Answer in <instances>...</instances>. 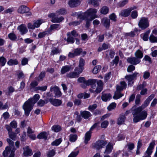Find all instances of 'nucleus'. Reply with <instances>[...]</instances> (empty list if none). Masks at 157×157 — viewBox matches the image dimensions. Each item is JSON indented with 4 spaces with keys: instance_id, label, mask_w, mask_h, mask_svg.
<instances>
[{
    "instance_id": "1",
    "label": "nucleus",
    "mask_w": 157,
    "mask_h": 157,
    "mask_svg": "<svg viewBox=\"0 0 157 157\" xmlns=\"http://www.w3.org/2000/svg\"><path fill=\"white\" fill-rule=\"evenodd\" d=\"M98 10L94 8H90L84 13L82 12H78L77 13L78 18L82 20H84L86 18L90 16V18L94 19L98 17L96 14Z\"/></svg>"
},
{
    "instance_id": "2",
    "label": "nucleus",
    "mask_w": 157,
    "mask_h": 157,
    "mask_svg": "<svg viewBox=\"0 0 157 157\" xmlns=\"http://www.w3.org/2000/svg\"><path fill=\"white\" fill-rule=\"evenodd\" d=\"M7 141L10 146H7L3 152L4 157H14V152L15 149L13 146L14 142L10 139H7Z\"/></svg>"
},
{
    "instance_id": "3",
    "label": "nucleus",
    "mask_w": 157,
    "mask_h": 157,
    "mask_svg": "<svg viewBox=\"0 0 157 157\" xmlns=\"http://www.w3.org/2000/svg\"><path fill=\"white\" fill-rule=\"evenodd\" d=\"M34 105V104L29 99L24 103L22 107L24 110L25 115L26 116L29 115L30 111L33 109Z\"/></svg>"
},
{
    "instance_id": "4",
    "label": "nucleus",
    "mask_w": 157,
    "mask_h": 157,
    "mask_svg": "<svg viewBox=\"0 0 157 157\" xmlns=\"http://www.w3.org/2000/svg\"><path fill=\"white\" fill-rule=\"evenodd\" d=\"M86 53V51H83L82 49L81 48H78L74 49L72 51L69 53L68 56L70 58H72L76 56H78L82 54L84 56Z\"/></svg>"
},
{
    "instance_id": "5",
    "label": "nucleus",
    "mask_w": 157,
    "mask_h": 157,
    "mask_svg": "<svg viewBox=\"0 0 157 157\" xmlns=\"http://www.w3.org/2000/svg\"><path fill=\"white\" fill-rule=\"evenodd\" d=\"M78 81L80 82L83 83L86 86L91 85L93 89H94L96 87V80L95 79H89L85 81L84 77H81L78 78Z\"/></svg>"
},
{
    "instance_id": "6",
    "label": "nucleus",
    "mask_w": 157,
    "mask_h": 157,
    "mask_svg": "<svg viewBox=\"0 0 157 157\" xmlns=\"http://www.w3.org/2000/svg\"><path fill=\"white\" fill-rule=\"evenodd\" d=\"M139 76V73L136 72H134L132 75H126L125 78L128 82V86H132L133 84L134 80Z\"/></svg>"
},
{
    "instance_id": "7",
    "label": "nucleus",
    "mask_w": 157,
    "mask_h": 157,
    "mask_svg": "<svg viewBox=\"0 0 157 157\" xmlns=\"http://www.w3.org/2000/svg\"><path fill=\"white\" fill-rule=\"evenodd\" d=\"M107 144L106 141L103 140H98L92 145V147L97 150H99Z\"/></svg>"
},
{
    "instance_id": "8",
    "label": "nucleus",
    "mask_w": 157,
    "mask_h": 157,
    "mask_svg": "<svg viewBox=\"0 0 157 157\" xmlns=\"http://www.w3.org/2000/svg\"><path fill=\"white\" fill-rule=\"evenodd\" d=\"M139 27L142 29H144L149 26V23L147 18L142 17L138 23Z\"/></svg>"
},
{
    "instance_id": "9",
    "label": "nucleus",
    "mask_w": 157,
    "mask_h": 157,
    "mask_svg": "<svg viewBox=\"0 0 157 157\" xmlns=\"http://www.w3.org/2000/svg\"><path fill=\"white\" fill-rule=\"evenodd\" d=\"M99 123H97L94 124L90 128V130L85 134L84 141V142L85 144H87L90 139L91 136V130L96 127L98 125H99Z\"/></svg>"
},
{
    "instance_id": "10",
    "label": "nucleus",
    "mask_w": 157,
    "mask_h": 157,
    "mask_svg": "<svg viewBox=\"0 0 157 157\" xmlns=\"http://www.w3.org/2000/svg\"><path fill=\"white\" fill-rule=\"evenodd\" d=\"M155 142L153 141L150 143L145 154L143 157H151V155L152 152V150L154 149Z\"/></svg>"
},
{
    "instance_id": "11",
    "label": "nucleus",
    "mask_w": 157,
    "mask_h": 157,
    "mask_svg": "<svg viewBox=\"0 0 157 157\" xmlns=\"http://www.w3.org/2000/svg\"><path fill=\"white\" fill-rule=\"evenodd\" d=\"M97 83L98 86L96 90H94L92 89H90V91L91 92H96L97 93H100L102 90L103 88V83L100 80L97 81L96 80V83ZM96 83H95L96 84Z\"/></svg>"
},
{
    "instance_id": "12",
    "label": "nucleus",
    "mask_w": 157,
    "mask_h": 157,
    "mask_svg": "<svg viewBox=\"0 0 157 157\" xmlns=\"http://www.w3.org/2000/svg\"><path fill=\"white\" fill-rule=\"evenodd\" d=\"M136 8V7L133 6L127 9L122 10L120 13V15L122 16L127 17L129 16L131 12L133 10Z\"/></svg>"
},
{
    "instance_id": "13",
    "label": "nucleus",
    "mask_w": 157,
    "mask_h": 157,
    "mask_svg": "<svg viewBox=\"0 0 157 157\" xmlns=\"http://www.w3.org/2000/svg\"><path fill=\"white\" fill-rule=\"evenodd\" d=\"M48 17H52L51 21L54 23H59L64 20V18L62 17H55V14L54 13L50 14L48 15Z\"/></svg>"
},
{
    "instance_id": "14",
    "label": "nucleus",
    "mask_w": 157,
    "mask_h": 157,
    "mask_svg": "<svg viewBox=\"0 0 157 157\" xmlns=\"http://www.w3.org/2000/svg\"><path fill=\"white\" fill-rule=\"evenodd\" d=\"M50 91L54 92L55 95V97H59L61 95V93L57 86H52L50 88Z\"/></svg>"
},
{
    "instance_id": "15",
    "label": "nucleus",
    "mask_w": 157,
    "mask_h": 157,
    "mask_svg": "<svg viewBox=\"0 0 157 157\" xmlns=\"http://www.w3.org/2000/svg\"><path fill=\"white\" fill-rule=\"evenodd\" d=\"M136 110V108L133 109L132 112V114L134 117L133 119V122H134L137 123L142 120L140 115H138V114H139L141 111H136L137 112H135Z\"/></svg>"
},
{
    "instance_id": "16",
    "label": "nucleus",
    "mask_w": 157,
    "mask_h": 157,
    "mask_svg": "<svg viewBox=\"0 0 157 157\" xmlns=\"http://www.w3.org/2000/svg\"><path fill=\"white\" fill-rule=\"evenodd\" d=\"M49 101L50 103L55 106H59L62 104V100L57 99L50 98Z\"/></svg>"
},
{
    "instance_id": "17",
    "label": "nucleus",
    "mask_w": 157,
    "mask_h": 157,
    "mask_svg": "<svg viewBox=\"0 0 157 157\" xmlns=\"http://www.w3.org/2000/svg\"><path fill=\"white\" fill-rule=\"evenodd\" d=\"M127 86L126 82L124 81H121L120 83L116 86V90H117L121 91L125 90Z\"/></svg>"
},
{
    "instance_id": "18",
    "label": "nucleus",
    "mask_w": 157,
    "mask_h": 157,
    "mask_svg": "<svg viewBox=\"0 0 157 157\" xmlns=\"http://www.w3.org/2000/svg\"><path fill=\"white\" fill-rule=\"evenodd\" d=\"M127 61L128 63L134 65H136L140 62V59L134 57L128 58Z\"/></svg>"
},
{
    "instance_id": "19",
    "label": "nucleus",
    "mask_w": 157,
    "mask_h": 157,
    "mask_svg": "<svg viewBox=\"0 0 157 157\" xmlns=\"http://www.w3.org/2000/svg\"><path fill=\"white\" fill-rule=\"evenodd\" d=\"M17 29L22 35L25 34L28 32L27 29L24 24H22L19 26L17 27Z\"/></svg>"
},
{
    "instance_id": "20",
    "label": "nucleus",
    "mask_w": 157,
    "mask_h": 157,
    "mask_svg": "<svg viewBox=\"0 0 157 157\" xmlns=\"http://www.w3.org/2000/svg\"><path fill=\"white\" fill-rule=\"evenodd\" d=\"M29 9L25 5L20 6L17 9V12L20 13H27L29 11Z\"/></svg>"
},
{
    "instance_id": "21",
    "label": "nucleus",
    "mask_w": 157,
    "mask_h": 157,
    "mask_svg": "<svg viewBox=\"0 0 157 157\" xmlns=\"http://www.w3.org/2000/svg\"><path fill=\"white\" fill-rule=\"evenodd\" d=\"M24 155L25 156H29L33 155L32 151L28 146H26L23 148Z\"/></svg>"
},
{
    "instance_id": "22",
    "label": "nucleus",
    "mask_w": 157,
    "mask_h": 157,
    "mask_svg": "<svg viewBox=\"0 0 157 157\" xmlns=\"http://www.w3.org/2000/svg\"><path fill=\"white\" fill-rule=\"evenodd\" d=\"M73 67H71V66L66 65L63 66L61 70V73L62 74H64L66 73L69 71L70 70H72Z\"/></svg>"
},
{
    "instance_id": "23",
    "label": "nucleus",
    "mask_w": 157,
    "mask_h": 157,
    "mask_svg": "<svg viewBox=\"0 0 157 157\" xmlns=\"http://www.w3.org/2000/svg\"><path fill=\"white\" fill-rule=\"evenodd\" d=\"M101 23L106 28H109L110 23L109 19L106 17L102 19Z\"/></svg>"
},
{
    "instance_id": "24",
    "label": "nucleus",
    "mask_w": 157,
    "mask_h": 157,
    "mask_svg": "<svg viewBox=\"0 0 157 157\" xmlns=\"http://www.w3.org/2000/svg\"><path fill=\"white\" fill-rule=\"evenodd\" d=\"M149 103L150 102L146 99L144 101V103L141 106L136 108V110L135 112H136V111H141L143 109L148 105Z\"/></svg>"
},
{
    "instance_id": "25",
    "label": "nucleus",
    "mask_w": 157,
    "mask_h": 157,
    "mask_svg": "<svg viewBox=\"0 0 157 157\" xmlns=\"http://www.w3.org/2000/svg\"><path fill=\"white\" fill-rule=\"evenodd\" d=\"M112 98V96L110 94H105L102 93L101 99L104 101H109Z\"/></svg>"
},
{
    "instance_id": "26",
    "label": "nucleus",
    "mask_w": 157,
    "mask_h": 157,
    "mask_svg": "<svg viewBox=\"0 0 157 157\" xmlns=\"http://www.w3.org/2000/svg\"><path fill=\"white\" fill-rule=\"evenodd\" d=\"M80 3L79 0H70L68 2L69 5L71 7L76 6Z\"/></svg>"
},
{
    "instance_id": "27",
    "label": "nucleus",
    "mask_w": 157,
    "mask_h": 157,
    "mask_svg": "<svg viewBox=\"0 0 157 157\" xmlns=\"http://www.w3.org/2000/svg\"><path fill=\"white\" fill-rule=\"evenodd\" d=\"M113 148L112 143H109L106 146V149L104 152V154H110Z\"/></svg>"
},
{
    "instance_id": "28",
    "label": "nucleus",
    "mask_w": 157,
    "mask_h": 157,
    "mask_svg": "<svg viewBox=\"0 0 157 157\" xmlns=\"http://www.w3.org/2000/svg\"><path fill=\"white\" fill-rule=\"evenodd\" d=\"M80 114L82 117L86 119H87L91 116L90 113L89 112L85 111H81Z\"/></svg>"
},
{
    "instance_id": "29",
    "label": "nucleus",
    "mask_w": 157,
    "mask_h": 157,
    "mask_svg": "<svg viewBox=\"0 0 157 157\" xmlns=\"http://www.w3.org/2000/svg\"><path fill=\"white\" fill-rule=\"evenodd\" d=\"M67 78H75L79 77L78 74L77 73V72L72 71L67 73L66 76Z\"/></svg>"
},
{
    "instance_id": "30",
    "label": "nucleus",
    "mask_w": 157,
    "mask_h": 157,
    "mask_svg": "<svg viewBox=\"0 0 157 157\" xmlns=\"http://www.w3.org/2000/svg\"><path fill=\"white\" fill-rule=\"evenodd\" d=\"M121 91L116 90V91L115 92L114 95L113 97V98L115 99H117L123 96L124 94H121Z\"/></svg>"
},
{
    "instance_id": "31",
    "label": "nucleus",
    "mask_w": 157,
    "mask_h": 157,
    "mask_svg": "<svg viewBox=\"0 0 157 157\" xmlns=\"http://www.w3.org/2000/svg\"><path fill=\"white\" fill-rule=\"evenodd\" d=\"M40 98V95L38 94H35L33 98L29 99L30 101L34 104Z\"/></svg>"
},
{
    "instance_id": "32",
    "label": "nucleus",
    "mask_w": 157,
    "mask_h": 157,
    "mask_svg": "<svg viewBox=\"0 0 157 157\" xmlns=\"http://www.w3.org/2000/svg\"><path fill=\"white\" fill-rule=\"evenodd\" d=\"M135 56L137 58L140 59L143 56V54L142 52L139 50H138L135 53Z\"/></svg>"
},
{
    "instance_id": "33",
    "label": "nucleus",
    "mask_w": 157,
    "mask_h": 157,
    "mask_svg": "<svg viewBox=\"0 0 157 157\" xmlns=\"http://www.w3.org/2000/svg\"><path fill=\"white\" fill-rule=\"evenodd\" d=\"M47 133L46 132H42L40 134H39L37 137L39 139H46L47 137Z\"/></svg>"
},
{
    "instance_id": "34",
    "label": "nucleus",
    "mask_w": 157,
    "mask_h": 157,
    "mask_svg": "<svg viewBox=\"0 0 157 157\" xmlns=\"http://www.w3.org/2000/svg\"><path fill=\"white\" fill-rule=\"evenodd\" d=\"M67 36H68L67 39L65 38V40H66L67 41L70 43H73L75 41L74 38H73L71 35H70V33H69L67 34Z\"/></svg>"
},
{
    "instance_id": "35",
    "label": "nucleus",
    "mask_w": 157,
    "mask_h": 157,
    "mask_svg": "<svg viewBox=\"0 0 157 157\" xmlns=\"http://www.w3.org/2000/svg\"><path fill=\"white\" fill-rule=\"evenodd\" d=\"M77 13H77L76 15L77 16H78ZM77 17H78V16H77ZM77 18L78 19H79L80 20H79V21H75L71 22L69 23V25H70V26L71 25H73L74 26H76L79 25L80 24V23L82 21V20L78 18V17H77Z\"/></svg>"
},
{
    "instance_id": "36",
    "label": "nucleus",
    "mask_w": 157,
    "mask_h": 157,
    "mask_svg": "<svg viewBox=\"0 0 157 157\" xmlns=\"http://www.w3.org/2000/svg\"><path fill=\"white\" fill-rule=\"evenodd\" d=\"M125 120V117L124 115L120 117L117 120V123L118 125L122 124Z\"/></svg>"
},
{
    "instance_id": "37",
    "label": "nucleus",
    "mask_w": 157,
    "mask_h": 157,
    "mask_svg": "<svg viewBox=\"0 0 157 157\" xmlns=\"http://www.w3.org/2000/svg\"><path fill=\"white\" fill-rule=\"evenodd\" d=\"M150 32V30H148L144 34H142L141 36L143 39L144 41H147L148 39V35Z\"/></svg>"
},
{
    "instance_id": "38",
    "label": "nucleus",
    "mask_w": 157,
    "mask_h": 157,
    "mask_svg": "<svg viewBox=\"0 0 157 157\" xmlns=\"http://www.w3.org/2000/svg\"><path fill=\"white\" fill-rule=\"evenodd\" d=\"M7 64L10 66L17 65L18 62L16 59H10L7 62Z\"/></svg>"
},
{
    "instance_id": "39",
    "label": "nucleus",
    "mask_w": 157,
    "mask_h": 157,
    "mask_svg": "<svg viewBox=\"0 0 157 157\" xmlns=\"http://www.w3.org/2000/svg\"><path fill=\"white\" fill-rule=\"evenodd\" d=\"M61 52L60 50L57 48H54L51 51L50 55L53 56L55 54H57Z\"/></svg>"
},
{
    "instance_id": "40",
    "label": "nucleus",
    "mask_w": 157,
    "mask_h": 157,
    "mask_svg": "<svg viewBox=\"0 0 157 157\" xmlns=\"http://www.w3.org/2000/svg\"><path fill=\"white\" fill-rule=\"evenodd\" d=\"M109 8L106 6H103L100 10L101 13L103 14H107L109 12Z\"/></svg>"
},
{
    "instance_id": "41",
    "label": "nucleus",
    "mask_w": 157,
    "mask_h": 157,
    "mask_svg": "<svg viewBox=\"0 0 157 157\" xmlns=\"http://www.w3.org/2000/svg\"><path fill=\"white\" fill-rule=\"evenodd\" d=\"M139 113V115L141 118V120H143L146 118L147 116V113L146 111L145 110Z\"/></svg>"
},
{
    "instance_id": "42",
    "label": "nucleus",
    "mask_w": 157,
    "mask_h": 157,
    "mask_svg": "<svg viewBox=\"0 0 157 157\" xmlns=\"http://www.w3.org/2000/svg\"><path fill=\"white\" fill-rule=\"evenodd\" d=\"M52 131L55 132H58L61 130L60 126L58 125H54L52 128Z\"/></svg>"
},
{
    "instance_id": "43",
    "label": "nucleus",
    "mask_w": 157,
    "mask_h": 157,
    "mask_svg": "<svg viewBox=\"0 0 157 157\" xmlns=\"http://www.w3.org/2000/svg\"><path fill=\"white\" fill-rule=\"evenodd\" d=\"M116 105V103L114 102H112L108 106L107 109L109 111H111L115 108Z\"/></svg>"
},
{
    "instance_id": "44",
    "label": "nucleus",
    "mask_w": 157,
    "mask_h": 157,
    "mask_svg": "<svg viewBox=\"0 0 157 157\" xmlns=\"http://www.w3.org/2000/svg\"><path fill=\"white\" fill-rule=\"evenodd\" d=\"M51 29L52 30H58L60 28L59 25L58 24H54L51 25Z\"/></svg>"
},
{
    "instance_id": "45",
    "label": "nucleus",
    "mask_w": 157,
    "mask_h": 157,
    "mask_svg": "<svg viewBox=\"0 0 157 157\" xmlns=\"http://www.w3.org/2000/svg\"><path fill=\"white\" fill-rule=\"evenodd\" d=\"M45 72H42L39 75V76L36 78V79L38 81H40L42 80L43 78L45 76Z\"/></svg>"
},
{
    "instance_id": "46",
    "label": "nucleus",
    "mask_w": 157,
    "mask_h": 157,
    "mask_svg": "<svg viewBox=\"0 0 157 157\" xmlns=\"http://www.w3.org/2000/svg\"><path fill=\"white\" fill-rule=\"evenodd\" d=\"M101 68V66H96L93 69V72L94 74H96L100 71Z\"/></svg>"
},
{
    "instance_id": "47",
    "label": "nucleus",
    "mask_w": 157,
    "mask_h": 157,
    "mask_svg": "<svg viewBox=\"0 0 157 157\" xmlns=\"http://www.w3.org/2000/svg\"><path fill=\"white\" fill-rule=\"evenodd\" d=\"M84 69V67H76L75 69V71L77 72V73L78 74V75H79L81 73Z\"/></svg>"
},
{
    "instance_id": "48",
    "label": "nucleus",
    "mask_w": 157,
    "mask_h": 157,
    "mask_svg": "<svg viewBox=\"0 0 157 157\" xmlns=\"http://www.w3.org/2000/svg\"><path fill=\"white\" fill-rule=\"evenodd\" d=\"M149 40L152 43L157 42V37L151 34L150 36Z\"/></svg>"
},
{
    "instance_id": "49",
    "label": "nucleus",
    "mask_w": 157,
    "mask_h": 157,
    "mask_svg": "<svg viewBox=\"0 0 157 157\" xmlns=\"http://www.w3.org/2000/svg\"><path fill=\"white\" fill-rule=\"evenodd\" d=\"M8 37L10 40L13 41H15L17 38L16 35L13 33H10L8 35Z\"/></svg>"
},
{
    "instance_id": "50",
    "label": "nucleus",
    "mask_w": 157,
    "mask_h": 157,
    "mask_svg": "<svg viewBox=\"0 0 157 157\" xmlns=\"http://www.w3.org/2000/svg\"><path fill=\"white\" fill-rule=\"evenodd\" d=\"M55 154V151L54 150H52L48 151L47 153V155L48 157L53 156Z\"/></svg>"
},
{
    "instance_id": "51",
    "label": "nucleus",
    "mask_w": 157,
    "mask_h": 157,
    "mask_svg": "<svg viewBox=\"0 0 157 157\" xmlns=\"http://www.w3.org/2000/svg\"><path fill=\"white\" fill-rule=\"evenodd\" d=\"M77 136L76 135L71 134L70 135V141L74 142L77 140Z\"/></svg>"
},
{
    "instance_id": "52",
    "label": "nucleus",
    "mask_w": 157,
    "mask_h": 157,
    "mask_svg": "<svg viewBox=\"0 0 157 157\" xmlns=\"http://www.w3.org/2000/svg\"><path fill=\"white\" fill-rule=\"evenodd\" d=\"M62 142L61 139H59L56 140L54 141L52 143V145L53 146H58V145Z\"/></svg>"
},
{
    "instance_id": "53",
    "label": "nucleus",
    "mask_w": 157,
    "mask_h": 157,
    "mask_svg": "<svg viewBox=\"0 0 157 157\" xmlns=\"http://www.w3.org/2000/svg\"><path fill=\"white\" fill-rule=\"evenodd\" d=\"M125 147H127L128 150L131 151L134 148V144L133 143H128L127 144Z\"/></svg>"
},
{
    "instance_id": "54",
    "label": "nucleus",
    "mask_w": 157,
    "mask_h": 157,
    "mask_svg": "<svg viewBox=\"0 0 157 157\" xmlns=\"http://www.w3.org/2000/svg\"><path fill=\"white\" fill-rule=\"evenodd\" d=\"M85 19H86V26L87 28H88L90 26L91 22L94 19H92L91 18H88V17L86 18Z\"/></svg>"
},
{
    "instance_id": "55",
    "label": "nucleus",
    "mask_w": 157,
    "mask_h": 157,
    "mask_svg": "<svg viewBox=\"0 0 157 157\" xmlns=\"http://www.w3.org/2000/svg\"><path fill=\"white\" fill-rule=\"evenodd\" d=\"M128 2V0H124L123 1L120 2L118 4V6L120 7L124 6Z\"/></svg>"
},
{
    "instance_id": "56",
    "label": "nucleus",
    "mask_w": 157,
    "mask_h": 157,
    "mask_svg": "<svg viewBox=\"0 0 157 157\" xmlns=\"http://www.w3.org/2000/svg\"><path fill=\"white\" fill-rule=\"evenodd\" d=\"M85 62L84 59L82 58H80L79 63V67H84Z\"/></svg>"
},
{
    "instance_id": "57",
    "label": "nucleus",
    "mask_w": 157,
    "mask_h": 157,
    "mask_svg": "<svg viewBox=\"0 0 157 157\" xmlns=\"http://www.w3.org/2000/svg\"><path fill=\"white\" fill-rule=\"evenodd\" d=\"M97 107L96 104H94L89 106L88 109L91 112L93 111Z\"/></svg>"
},
{
    "instance_id": "58",
    "label": "nucleus",
    "mask_w": 157,
    "mask_h": 157,
    "mask_svg": "<svg viewBox=\"0 0 157 157\" xmlns=\"http://www.w3.org/2000/svg\"><path fill=\"white\" fill-rule=\"evenodd\" d=\"M9 137L13 140H15L16 136V134L12 132L8 134Z\"/></svg>"
},
{
    "instance_id": "59",
    "label": "nucleus",
    "mask_w": 157,
    "mask_h": 157,
    "mask_svg": "<svg viewBox=\"0 0 157 157\" xmlns=\"http://www.w3.org/2000/svg\"><path fill=\"white\" fill-rule=\"evenodd\" d=\"M125 138V136L123 134H119L117 137V140L121 141L123 140Z\"/></svg>"
},
{
    "instance_id": "60",
    "label": "nucleus",
    "mask_w": 157,
    "mask_h": 157,
    "mask_svg": "<svg viewBox=\"0 0 157 157\" xmlns=\"http://www.w3.org/2000/svg\"><path fill=\"white\" fill-rule=\"evenodd\" d=\"M109 124V122L107 121H103L101 124V127L102 128H106Z\"/></svg>"
},
{
    "instance_id": "61",
    "label": "nucleus",
    "mask_w": 157,
    "mask_h": 157,
    "mask_svg": "<svg viewBox=\"0 0 157 157\" xmlns=\"http://www.w3.org/2000/svg\"><path fill=\"white\" fill-rule=\"evenodd\" d=\"M10 125L12 128H15L17 126V123L16 121H13L10 122Z\"/></svg>"
},
{
    "instance_id": "62",
    "label": "nucleus",
    "mask_w": 157,
    "mask_h": 157,
    "mask_svg": "<svg viewBox=\"0 0 157 157\" xmlns=\"http://www.w3.org/2000/svg\"><path fill=\"white\" fill-rule=\"evenodd\" d=\"M42 22L43 21L42 20H38L35 21L34 24L36 28H38Z\"/></svg>"
},
{
    "instance_id": "63",
    "label": "nucleus",
    "mask_w": 157,
    "mask_h": 157,
    "mask_svg": "<svg viewBox=\"0 0 157 157\" xmlns=\"http://www.w3.org/2000/svg\"><path fill=\"white\" fill-rule=\"evenodd\" d=\"M79 153V151H73L68 156V157H76Z\"/></svg>"
},
{
    "instance_id": "64",
    "label": "nucleus",
    "mask_w": 157,
    "mask_h": 157,
    "mask_svg": "<svg viewBox=\"0 0 157 157\" xmlns=\"http://www.w3.org/2000/svg\"><path fill=\"white\" fill-rule=\"evenodd\" d=\"M135 67L132 65H129L128 67L127 71L128 72H131L135 70Z\"/></svg>"
}]
</instances>
